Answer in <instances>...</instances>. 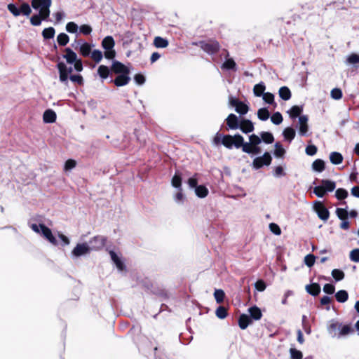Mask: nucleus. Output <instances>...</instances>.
Returning a JSON list of instances; mask_svg holds the SVG:
<instances>
[{
	"label": "nucleus",
	"mask_w": 359,
	"mask_h": 359,
	"mask_svg": "<svg viewBox=\"0 0 359 359\" xmlns=\"http://www.w3.org/2000/svg\"><path fill=\"white\" fill-rule=\"evenodd\" d=\"M69 41V36L65 33H60L57 36V41L60 46H65Z\"/></svg>",
	"instance_id": "nucleus-39"
},
{
	"label": "nucleus",
	"mask_w": 359,
	"mask_h": 359,
	"mask_svg": "<svg viewBox=\"0 0 359 359\" xmlns=\"http://www.w3.org/2000/svg\"><path fill=\"white\" fill-rule=\"evenodd\" d=\"M312 168L317 172H322L325 169V163L323 160L317 159L313 161Z\"/></svg>",
	"instance_id": "nucleus-37"
},
{
	"label": "nucleus",
	"mask_w": 359,
	"mask_h": 359,
	"mask_svg": "<svg viewBox=\"0 0 359 359\" xmlns=\"http://www.w3.org/2000/svg\"><path fill=\"white\" fill-rule=\"evenodd\" d=\"M94 44H90L87 42L81 43L79 46V53L83 57H88L92 52V48Z\"/></svg>",
	"instance_id": "nucleus-21"
},
{
	"label": "nucleus",
	"mask_w": 359,
	"mask_h": 359,
	"mask_svg": "<svg viewBox=\"0 0 359 359\" xmlns=\"http://www.w3.org/2000/svg\"><path fill=\"white\" fill-rule=\"evenodd\" d=\"M348 195V191L342 188L337 189L335 191V196L338 200L345 199Z\"/></svg>",
	"instance_id": "nucleus-45"
},
{
	"label": "nucleus",
	"mask_w": 359,
	"mask_h": 359,
	"mask_svg": "<svg viewBox=\"0 0 359 359\" xmlns=\"http://www.w3.org/2000/svg\"><path fill=\"white\" fill-rule=\"evenodd\" d=\"M302 111V107L299 106H293L289 111H287V113L290 118H295L301 116L300 114Z\"/></svg>",
	"instance_id": "nucleus-32"
},
{
	"label": "nucleus",
	"mask_w": 359,
	"mask_h": 359,
	"mask_svg": "<svg viewBox=\"0 0 359 359\" xmlns=\"http://www.w3.org/2000/svg\"><path fill=\"white\" fill-rule=\"evenodd\" d=\"M76 163L73 159L67 160L65 163L64 169L65 170H70L76 167Z\"/></svg>",
	"instance_id": "nucleus-60"
},
{
	"label": "nucleus",
	"mask_w": 359,
	"mask_h": 359,
	"mask_svg": "<svg viewBox=\"0 0 359 359\" xmlns=\"http://www.w3.org/2000/svg\"><path fill=\"white\" fill-rule=\"evenodd\" d=\"M90 57L95 62H100L103 58V54L100 50H93L90 53Z\"/></svg>",
	"instance_id": "nucleus-41"
},
{
	"label": "nucleus",
	"mask_w": 359,
	"mask_h": 359,
	"mask_svg": "<svg viewBox=\"0 0 359 359\" xmlns=\"http://www.w3.org/2000/svg\"><path fill=\"white\" fill-rule=\"evenodd\" d=\"M20 14H23L24 15L28 16L32 12L31 8L29 5L27 3H23L20 8Z\"/></svg>",
	"instance_id": "nucleus-52"
},
{
	"label": "nucleus",
	"mask_w": 359,
	"mask_h": 359,
	"mask_svg": "<svg viewBox=\"0 0 359 359\" xmlns=\"http://www.w3.org/2000/svg\"><path fill=\"white\" fill-rule=\"evenodd\" d=\"M350 259L354 262H359V249L356 248L351 251Z\"/></svg>",
	"instance_id": "nucleus-57"
},
{
	"label": "nucleus",
	"mask_w": 359,
	"mask_h": 359,
	"mask_svg": "<svg viewBox=\"0 0 359 359\" xmlns=\"http://www.w3.org/2000/svg\"><path fill=\"white\" fill-rule=\"evenodd\" d=\"M271 122L275 125H279L283 122V116L280 112H275L271 117Z\"/></svg>",
	"instance_id": "nucleus-49"
},
{
	"label": "nucleus",
	"mask_w": 359,
	"mask_h": 359,
	"mask_svg": "<svg viewBox=\"0 0 359 359\" xmlns=\"http://www.w3.org/2000/svg\"><path fill=\"white\" fill-rule=\"evenodd\" d=\"M238 128L246 134L252 132L255 129L253 123L249 119L241 120Z\"/></svg>",
	"instance_id": "nucleus-16"
},
{
	"label": "nucleus",
	"mask_w": 359,
	"mask_h": 359,
	"mask_svg": "<svg viewBox=\"0 0 359 359\" xmlns=\"http://www.w3.org/2000/svg\"><path fill=\"white\" fill-rule=\"evenodd\" d=\"M346 63L348 65H356L359 63V55L351 53L347 56Z\"/></svg>",
	"instance_id": "nucleus-40"
},
{
	"label": "nucleus",
	"mask_w": 359,
	"mask_h": 359,
	"mask_svg": "<svg viewBox=\"0 0 359 359\" xmlns=\"http://www.w3.org/2000/svg\"><path fill=\"white\" fill-rule=\"evenodd\" d=\"M171 183L172 187L178 189H180L182 186V177H180V175H178L177 173H175V175L173 176L172 179Z\"/></svg>",
	"instance_id": "nucleus-44"
},
{
	"label": "nucleus",
	"mask_w": 359,
	"mask_h": 359,
	"mask_svg": "<svg viewBox=\"0 0 359 359\" xmlns=\"http://www.w3.org/2000/svg\"><path fill=\"white\" fill-rule=\"evenodd\" d=\"M271 162V156L269 153L265 152L262 156L257 157L252 162V167L255 169H259L263 165H269Z\"/></svg>",
	"instance_id": "nucleus-13"
},
{
	"label": "nucleus",
	"mask_w": 359,
	"mask_h": 359,
	"mask_svg": "<svg viewBox=\"0 0 359 359\" xmlns=\"http://www.w3.org/2000/svg\"><path fill=\"white\" fill-rule=\"evenodd\" d=\"M330 160L332 163L338 165L343 161V156L340 153L334 151L330 154Z\"/></svg>",
	"instance_id": "nucleus-30"
},
{
	"label": "nucleus",
	"mask_w": 359,
	"mask_h": 359,
	"mask_svg": "<svg viewBox=\"0 0 359 359\" xmlns=\"http://www.w3.org/2000/svg\"><path fill=\"white\" fill-rule=\"evenodd\" d=\"M31 229L36 233L41 235L48 242L54 245H57V241L53 236L52 231L48 227L42 224H32L30 225Z\"/></svg>",
	"instance_id": "nucleus-5"
},
{
	"label": "nucleus",
	"mask_w": 359,
	"mask_h": 359,
	"mask_svg": "<svg viewBox=\"0 0 359 359\" xmlns=\"http://www.w3.org/2000/svg\"><path fill=\"white\" fill-rule=\"evenodd\" d=\"M290 355L291 359H302L303 354L302 351L294 348H290Z\"/></svg>",
	"instance_id": "nucleus-47"
},
{
	"label": "nucleus",
	"mask_w": 359,
	"mask_h": 359,
	"mask_svg": "<svg viewBox=\"0 0 359 359\" xmlns=\"http://www.w3.org/2000/svg\"><path fill=\"white\" fill-rule=\"evenodd\" d=\"M43 120L47 123H54L56 120L55 112L51 109L46 110L43 115Z\"/></svg>",
	"instance_id": "nucleus-22"
},
{
	"label": "nucleus",
	"mask_w": 359,
	"mask_h": 359,
	"mask_svg": "<svg viewBox=\"0 0 359 359\" xmlns=\"http://www.w3.org/2000/svg\"><path fill=\"white\" fill-rule=\"evenodd\" d=\"M331 97L334 100H339L342 97V92L339 88H334L330 93Z\"/></svg>",
	"instance_id": "nucleus-54"
},
{
	"label": "nucleus",
	"mask_w": 359,
	"mask_h": 359,
	"mask_svg": "<svg viewBox=\"0 0 359 359\" xmlns=\"http://www.w3.org/2000/svg\"><path fill=\"white\" fill-rule=\"evenodd\" d=\"M336 188V183L329 180H323L319 186L313 189V193L320 198L323 197L327 192H332Z\"/></svg>",
	"instance_id": "nucleus-8"
},
{
	"label": "nucleus",
	"mask_w": 359,
	"mask_h": 359,
	"mask_svg": "<svg viewBox=\"0 0 359 359\" xmlns=\"http://www.w3.org/2000/svg\"><path fill=\"white\" fill-rule=\"evenodd\" d=\"M278 95L283 100H289L291 98V91L287 86H283L279 88Z\"/></svg>",
	"instance_id": "nucleus-27"
},
{
	"label": "nucleus",
	"mask_w": 359,
	"mask_h": 359,
	"mask_svg": "<svg viewBox=\"0 0 359 359\" xmlns=\"http://www.w3.org/2000/svg\"><path fill=\"white\" fill-rule=\"evenodd\" d=\"M222 67L225 69H233L236 67V62L231 58L228 59L222 64Z\"/></svg>",
	"instance_id": "nucleus-51"
},
{
	"label": "nucleus",
	"mask_w": 359,
	"mask_h": 359,
	"mask_svg": "<svg viewBox=\"0 0 359 359\" xmlns=\"http://www.w3.org/2000/svg\"><path fill=\"white\" fill-rule=\"evenodd\" d=\"M8 9L14 16H18L20 15V8H18L13 4H10L8 5Z\"/></svg>",
	"instance_id": "nucleus-61"
},
{
	"label": "nucleus",
	"mask_w": 359,
	"mask_h": 359,
	"mask_svg": "<svg viewBox=\"0 0 359 359\" xmlns=\"http://www.w3.org/2000/svg\"><path fill=\"white\" fill-rule=\"evenodd\" d=\"M295 134V130L290 127L286 128L283 133L284 138L289 142H291L294 138Z\"/></svg>",
	"instance_id": "nucleus-31"
},
{
	"label": "nucleus",
	"mask_w": 359,
	"mask_h": 359,
	"mask_svg": "<svg viewBox=\"0 0 359 359\" xmlns=\"http://www.w3.org/2000/svg\"><path fill=\"white\" fill-rule=\"evenodd\" d=\"M328 332L332 337H344L353 332L352 328L348 325H342L338 322L332 321L327 327Z\"/></svg>",
	"instance_id": "nucleus-3"
},
{
	"label": "nucleus",
	"mask_w": 359,
	"mask_h": 359,
	"mask_svg": "<svg viewBox=\"0 0 359 359\" xmlns=\"http://www.w3.org/2000/svg\"><path fill=\"white\" fill-rule=\"evenodd\" d=\"M251 322L250 317L247 314L241 315L238 319V325L242 330L246 329Z\"/></svg>",
	"instance_id": "nucleus-23"
},
{
	"label": "nucleus",
	"mask_w": 359,
	"mask_h": 359,
	"mask_svg": "<svg viewBox=\"0 0 359 359\" xmlns=\"http://www.w3.org/2000/svg\"><path fill=\"white\" fill-rule=\"evenodd\" d=\"M115 41L112 36H107L102 41V46L104 49V57L107 59L111 60L116 56L114 50Z\"/></svg>",
	"instance_id": "nucleus-10"
},
{
	"label": "nucleus",
	"mask_w": 359,
	"mask_h": 359,
	"mask_svg": "<svg viewBox=\"0 0 359 359\" xmlns=\"http://www.w3.org/2000/svg\"><path fill=\"white\" fill-rule=\"evenodd\" d=\"M248 312L250 315V318H252V319H254L255 320H258L261 319V318L262 316V313L260 309L255 306L249 308Z\"/></svg>",
	"instance_id": "nucleus-25"
},
{
	"label": "nucleus",
	"mask_w": 359,
	"mask_h": 359,
	"mask_svg": "<svg viewBox=\"0 0 359 359\" xmlns=\"http://www.w3.org/2000/svg\"><path fill=\"white\" fill-rule=\"evenodd\" d=\"M57 68L59 72L60 81L65 85H67L69 79L74 83L83 85V79L81 75L76 74L69 76L72 72V67H67V65L63 62H60L57 65Z\"/></svg>",
	"instance_id": "nucleus-1"
},
{
	"label": "nucleus",
	"mask_w": 359,
	"mask_h": 359,
	"mask_svg": "<svg viewBox=\"0 0 359 359\" xmlns=\"http://www.w3.org/2000/svg\"><path fill=\"white\" fill-rule=\"evenodd\" d=\"M216 316L220 319L225 318L227 316L226 309L223 306H219V308H217V309L216 310Z\"/></svg>",
	"instance_id": "nucleus-56"
},
{
	"label": "nucleus",
	"mask_w": 359,
	"mask_h": 359,
	"mask_svg": "<svg viewBox=\"0 0 359 359\" xmlns=\"http://www.w3.org/2000/svg\"><path fill=\"white\" fill-rule=\"evenodd\" d=\"M94 241H98L97 246H90L87 243H78L71 252L72 258H77L90 253L91 250H97L104 245V239L100 236L93 238Z\"/></svg>",
	"instance_id": "nucleus-2"
},
{
	"label": "nucleus",
	"mask_w": 359,
	"mask_h": 359,
	"mask_svg": "<svg viewBox=\"0 0 359 359\" xmlns=\"http://www.w3.org/2000/svg\"><path fill=\"white\" fill-rule=\"evenodd\" d=\"M93 29L89 25H82L79 27V34L81 33L83 35H89L92 32Z\"/></svg>",
	"instance_id": "nucleus-46"
},
{
	"label": "nucleus",
	"mask_w": 359,
	"mask_h": 359,
	"mask_svg": "<svg viewBox=\"0 0 359 359\" xmlns=\"http://www.w3.org/2000/svg\"><path fill=\"white\" fill-rule=\"evenodd\" d=\"M55 29L53 27L46 28L43 30L42 35L44 39H49L54 37Z\"/></svg>",
	"instance_id": "nucleus-43"
},
{
	"label": "nucleus",
	"mask_w": 359,
	"mask_h": 359,
	"mask_svg": "<svg viewBox=\"0 0 359 359\" xmlns=\"http://www.w3.org/2000/svg\"><path fill=\"white\" fill-rule=\"evenodd\" d=\"M229 103L235 108V111L240 115H245L249 111V107L246 104L232 96L229 97Z\"/></svg>",
	"instance_id": "nucleus-11"
},
{
	"label": "nucleus",
	"mask_w": 359,
	"mask_h": 359,
	"mask_svg": "<svg viewBox=\"0 0 359 359\" xmlns=\"http://www.w3.org/2000/svg\"><path fill=\"white\" fill-rule=\"evenodd\" d=\"M111 70L116 74H129V69L118 61H114L111 65Z\"/></svg>",
	"instance_id": "nucleus-17"
},
{
	"label": "nucleus",
	"mask_w": 359,
	"mask_h": 359,
	"mask_svg": "<svg viewBox=\"0 0 359 359\" xmlns=\"http://www.w3.org/2000/svg\"><path fill=\"white\" fill-rule=\"evenodd\" d=\"M304 262L309 267L312 266L315 263V256L313 255H307L304 257Z\"/></svg>",
	"instance_id": "nucleus-59"
},
{
	"label": "nucleus",
	"mask_w": 359,
	"mask_h": 359,
	"mask_svg": "<svg viewBox=\"0 0 359 359\" xmlns=\"http://www.w3.org/2000/svg\"><path fill=\"white\" fill-rule=\"evenodd\" d=\"M224 135L221 133H216L213 138V144L215 145H218L219 144H223Z\"/></svg>",
	"instance_id": "nucleus-62"
},
{
	"label": "nucleus",
	"mask_w": 359,
	"mask_h": 359,
	"mask_svg": "<svg viewBox=\"0 0 359 359\" xmlns=\"http://www.w3.org/2000/svg\"><path fill=\"white\" fill-rule=\"evenodd\" d=\"M63 57L66 60L67 62L69 65H74V69L76 72H82L83 67L81 59L78 57V55L72 49L67 48L65 50Z\"/></svg>",
	"instance_id": "nucleus-7"
},
{
	"label": "nucleus",
	"mask_w": 359,
	"mask_h": 359,
	"mask_svg": "<svg viewBox=\"0 0 359 359\" xmlns=\"http://www.w3.org/2000/svg\"><path fill=\"white\" fill-rule=\"evenodd\" d=\"M332 276L337 281H339L344 278V273L339 269H334L332 271Z\"/></svg>",
	"instance_id": "nucleus-50"
},
{
	"label": "nucleus",
	"mask_w": 359,
	"mask_h": 359,
	"mask_svg": "<svg viewBox=\"0 0 359 359\" xmlns=\"http://www.w3.org/2000/svg\"><path fill=\"white\" fill-rule=\"evenodd\" d=\"M285 150L279 142L275 144L274 155L278 158L283 157L285 155Z\"/></svg>",
	"instance_id": "nucleus-38"
},
{
	"label": "nucleus",
	"mask_w": 359,
	"mask_h": 359,
	"mask_svg": "<svg viewBox=\"0 0 359 359\" xmlns=\"http://www.w3.org/2000/svg\"><path fill=\"white\" fill-rule=\"evenodd\" d=\"M66 30L67 32L71 34H75L76 35L79 34V26L74 22H69L66 25Z\"/></svg>",
	"instance_id": "nucleus-34"
},
{
	"label": "nucleus",
	"mask_w": 359,
	"mask_h": 359,
	"mask_svg": "<svg viewBox=\"0 0 359 359\" xmlns=\"http://www.w3.org/2000/svg\"><path fill=\"white\" fill-rule=\"evenodd\" d=\"M335 297L337 302L344 303L347 301L348 294L346 290H341L336 293Z\"/></svg>",
	"instance_id": "nucleus-33"
},
{
	"label": "nucleus",
	"mask_w": 359,
	"mask_h": 359,
	"mask_svg": "<svg viewBox=\"0 0 359 359\" xmlns=\"http://www.w3.org/2000/svg\"><path fill=\"white\" fill-rule=\"evenodd\" d=\"M109 255H110L111 260L113 261V262L116 265L117 269L119 271H124L125 265H124L123 262L122 261V259H121V256H119L118 254H116L114 251H110L109 252Z\"/></svg>",
	"instance_id": "nucleus-18"
},
{
	"label": "nucleus",
	"mask_w": 359,
	"mask_h": 359,
	"mask_svg": "<svg viewBox=\"0 0 359 359\" xmlns=\"http://www.w3.org/2000/svg\"><path fill=\"white\" fill-rule=\"evenodd\" d=\"M262 142L261 138L255 135L252 134L249 136V142H245L243 141V144L242 147V150L243 152L256 155L261 152V149L259 147V144Z\"/></svg>",
	"instance_id": "nucleus-4"
},
{
	"label": "nucleus",
	"mask_w": 359,
	"mask_h": 359,
	"mask_svg": "<svg viewBox=\"0 0 359 359\" xmlns=\"http://www.w3.org/2000/svg\"><path fill=\"white\" fill-rule=\"evenodd\" d=\"M97 74L102 79H105L109 74V69L105 65H100L97 69Z\"/></svg>",
	"instance_id": "nucleus-36"
},
{
	"label": "nucleus",
	"mask_w": 359,
	"mask_h": 359,
	"mask_svg": "<svg viewBox=\"0 0 359 359\" xmlns=\"http://www.w3.org/2000/svg\"><path fill=\"white\" fill-rule=\"evenodd\" d=\"M262 99L268 104H274V105H276V103L274 102V95L271 93H265L262 96Z\"/></svg>",
	"instance_id": "nucleus-53"
},
{
	"label": "nucleus",
	"mask_w": 359,
	"mask_h": 359,
	"mask_svg": "<svg viewBox=\"0 0 359 359\" xmlns=\"http://www.w3.org/2000/svg\"><path fill=\"white\" fill-rule=\"evenodd\" d=\"M255 288L259 291L263 292L265 290L266 285L262 280H257L255 284Z\"/></svg>",
	"instance_id": "nucleus-64"
},
{
	"label": "nucleus",
	"mask_w": 359,
	"mask_h": 359,
	"mask_svg": "<svg viewBox=\"0 0 359 359\" xmlns=\"http://www.w3.org/2000/svg\"><path fill=\"white\" fill-rule=\"evenodd\" d=\"M209 191L203 185L197 186L195 188V194L198 198H205L208 195Z\"/></svg>",
	"instance_id": "nucleus-29"
},
{
	"label": "nucleus",
	"mask_w": 359,
	"mask_h": 359,
	"mask_svg": "<svg viewBox=\"0 0 359 359\" xmlns=\"http://www.w3.org/2000/svg\"><path fill=\"white\" fill-rule=\"evenodd\" d=\"M313 209L320 219L324 221L328 219L330 216L329 211L321 202L316 201L313 204Z\"/></svg>",
	"instance_id": "nucleus-14"
},
{
	"label": "nucleus",
	"mask_w": 359,
	"mask_h": 359,
	"mask_svg": "<svg viewBox=\"0 0 359 359\" xmlns=\"http://www.w3.org/2000/svg\"><path fill=\"white\" fill-rule=\"evenodd\" d=\"M222 144L229 149H232L233 147L237 149L242 148L243 144V137L239 134L233 136L226 135H224Z\"/></svg>",
	"instance_id": "nucleus-9"
},
{
	"label": "nucleus",
	"mask_w": 359,
	"mask_h": 359,
	"mask_svg": "<svg viewBox=\"0 0 359 359\" xmlns=\"http://www.w3.org/2000/svg\"><path fill=\"white\" fill-rule=\"evenodd\" d=\"M214 296L217 302L221 303L224 300V292L222 290H216L214 292Z\"/></svg>",
	"instance_id": "nucleus-55"
},
{
	"label": "nucleus",
	"mask_w": 359,
	"mask_h": 359,
	"mask_svg": "<svg viewBox=\"0 0 359 359\" xmlns=\"http://www.w3.org/2000/svg\"><path fill=\"white\" fill-rule=\"evenodd\" d=\"M195 44L199 46L201 49L208 54H214L217 53L219 48V43L216 41H200Z\"/></svg>",
	"instance_id": "nucleus-12"
},
{
	"label": "nucleus",
	"mask_w": 359,
	"mask_h": 359,
	"mask_svg": "<svg viewBox=\"0 0 359 359\" xmlns=\"http://www.w3.org/2000/svg\"><path fill=\"white\" fill-rule=\"evenodd\" d=\"M305 289L308 293L313 296H316L320 292V287L318 283L307 285Z\"/></svg>",
	"instance_id": "nucleus-24"
},
{
	"label": "nucleus",
	"mask_w": 359,
	"mask_h": 359,
	"mask_svg": "<svg viewBox=\"0 0 359 359\" xmlns=\"http://www.w3.org/2000/svg\"><path fill=\"white\" fill-rule=\"evenodd\" d=\"M308 117L306 115H302L299 117V133L301 135H306L308 130Z\"/></svg>",
	"instance_id": "nucleus-15"
},
{
	"label": "nucleus",
	"mask_w": 359,
	"mask_h": 359,
	"mask_svg": "<svg viewBox=\"0 0 359 359\" xmlns=\"http://www.w3.org/2000/svg\"><path fill=\"white\" fill-rule=\"evenodd\" d=\"M260 136L261 140L266 144H271L274 140L273 135L269 132H262Z\"/></svg>",
	"instance_id": "nucleus-42"
},
{
	"label": "nucleus",
	"mask_w": 359,
	"mask_h": 359,
	"mask_svg": "<svg viewBox=\"0 0 359 359\" xmlns=\"http://www.w3.org/2000/svg\"><path fill=\"white\" fill-rule=\"evenodd\" d=\"M266 86L263 82L256 84L253 88V93L256 97H261L265 93Z\"/></svg>",
	"instance_id": "nucleus-28"
},
{
	"label": "nucleus",
	"mask_w": 359,
	"mask_h": 359,
	"mask_svg": "<svg viewBox=\"0 0 359 359\" xmlns=\"http://www.w3.org/2000/svg\"><path fill=\"white\" fill-rule=\"evenodd\" d=\"M336 214H337V217L341 220H344V219H347V217L348 216V212L347 210L345 208H337Z\"/></svg>",
	"instance_id": "nucleus-48"
},
{
	"label": "nucleus",
	"mask_w": 359,
	"mask_h": 359,
	"mask_svg": "<svg viewBox=\"0 0 359 359\" xmlns=\"http://www.w3.org/2000/svg\"><path fill=\"white\" fill-rule=\"evenodd\" d=\"M226 121L229 128L232 130L238 129L241 121L235 114H230L226 118Z\"/></svg>",
	"instance_id": "nucleus-19"
},
{
	"label": "nucleus",
	"mask_w": 359,
	"mask_h": 359,
	"mask_svg": "<svg viewBox=\"0 0 359 359\" xmlns=\"http://www.w3.org/2000/svg\"><path fill=\"white\" fill-rule=\"evenodd\" d=\"M41 20H43V19L41 18V17L40 16L39 14L34 15L32 16V18H30V22L32 25L38 26V25H41Z\"/></svg>",
	"instance_id": "nucleus-63"
},
{
	"label": "nucleus",
	"mask_w": 359,
	"mask_h": 359,
	"mask_svg": "<svg viewBox=\"0 0 359 359\" xmlns=\"http://www.w3.org/2000/svg\"><path fill=\"white\" fill-rule=\"evenodd\" d=\"M169 44L168 41L161 36H156L154 39V45L157 48H166Z\"/></svg>",
	"instance_id": "nucleus-26"
},
{
	"label": "nucleus",
	"mask_w": 359,
	"mask_h": 359,
	"mask_svg": "<svg viewBox=\"0 0 359 359\" xmlns=\"http://www.w3.org/2000/svg\"><path fill=\"white\" fill-rule=\"evenodd\" d=\"M270 231L275 235L279 236L281 233V229L279 226L275 223H271L269 224Z\"/></svg>",
	"instance_id": "nucleus-58"
},
{
	"label": "nucleus",
	"mask_w": 359,
	"mask_h": 359,
	"mask_svg": "<svg viewBox=\"0 0 359 359\" xmlns=\"http://www.w3.org/2000/svg\"><path fill=\"white\" fill-rule=\"evenodd\" d=\"M51 3V0H32V6L39 11L43 20H46L50 15Z\"/></svg>",
	"instance_id": "nucleus-6"
},
{
	"label": "nucleus",
	"mask_w": 359,
	"mask_h": 359,
	"mask_svg": "<svg viewBox=\"0 0 359 359\" xmlns=\"http://www.w3.org/2000/svg\"><path fill=\"white\" fill-rule=\"evenodd\" d=\"M129 74H119L114 80V84L118 86H123L127 85L130 81V78L128 76Z\"/></svg>",
	"instance_id": "nucleus-20"
},
{
	"label": "nucleus",
	"mask_w": 359,
	"mask_h": 359,
	"mask_svg": "<svg viewBox=\"0 0 359 359\" xmlns=\"http://www.w3.org/2000/svg\"><path fill=\"white\" fill-rule=\"evenodd\" d=\"M257 116L261 121H266L270 116V113L266 108H261L257 111Z\"/></svg>",
	"instance_id": "nucleus-35"
}]
</instances>
